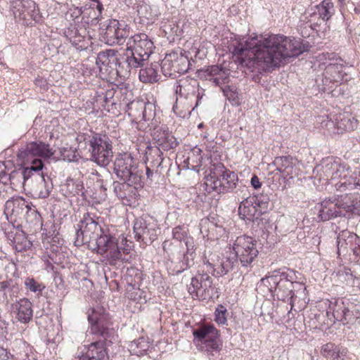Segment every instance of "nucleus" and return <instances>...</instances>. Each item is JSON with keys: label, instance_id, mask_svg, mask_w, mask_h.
Wrapping results in <instances>:
<instances>
[{"label": "nucleus", "instance_id": "obj_26", "mask_svg": "<svg viewBox=\"0 0 360 360\" xmlns=\"http://www.w3.org/2000/svg\"><path fill=\"white\" fill-rule=\"evenodd\" d=\"M16 319L22 323H27L32 319L33 309L32 302L27 298H22L13 304Z\"/></svg>", "mask_w": 360, "mask_h": 360}, {"label": "nucleus", "instance_id": "obj_21", "mask_svg": "<svg viewBox=\"0 0 360 360\" xmlns=\"http://www.w3.org/2000/svg\"><path fill=\"white\" fill-rule=\"evenodd\" d=\"M274 165L278 171L272 177H268L267 180H292L294 176L292 172L293 159L290 156H279L274 159Z\"/></svg>", "mask_w": 360, "mask_h": 360}, {"label": "nucleus", "instance_id": "obj_46", "mask_svg": "<svg viewBox=\"0 0 360 360\" xmlns=\"http://www.w3.org/2000/svg\"><path fill=\"white\" fill-rule=\"evenodd\" d=\"M217 169L219 172L222 173L221 176L223 180H227L228 179L233 180L236 177L234 172L227 170L222 165H218Z\"/></svg>", "mask_w": 360, "mask_h": 360}, {"label": "nucleus", "instance_id": "obj_12", "mask_svg": "<svg viewBox=\"0 0 360 360\" xmlns=\"http://www.w3.org/2000/svg\"><path fill=\"white\" fill-rule=\"evenodd\" d=\"M11 10L15 20L25 25L38 21L41 16L34 1L32 0H13Z\"/></svg>", "mask_w": 360, "mask_h": 360}, {"label": "nucleus", "instance_id": "obj_56", "mask_svg": "<svg viewBox=\"0 0 360 360\" xmlns=\"http://www.w3.org/2000/svg\"><path fill=\"white\" fill-rule=\"evenodd\" d=\"M255 188H259L262 186V181H250Z\"/></svg>", "mask_w": 360, "mask_h": 360}, {"label": "nucleus", "instance_id": "obj_4", "mask_svg": "<svg viewBox=\"0 0 360 360\" xmlns=\"http://www.w3.org/2000/svg\"><path fill=\"white\" fill-rule=\"evenodd\" d=\"M53 155L52 149L49 148L48 144L42 142H31L26 146L25 149L19 151L18 158L22 160L24 165L31 164L30 167H27L23 171L24 180L32 177L30 174L34 172L38 176H44L41 171L44 165L42 161L38 158H49Z\"/></svg>", "mask_w": 360, "mask_h": 360}, {"label": "nucleus", "instance_id": "obj_62", "mask_svg": "<svg viewBox=\"0 0 360 360\" xmlns=\"http://www.w3.org/2000/svg\"><path fill=\"white\" fill-rule=\"evenodd\" d=\"M242 240V238H237V240H236V242H237L238 243H240V240Z\"/></svg>", "mask_w": 360, "mask_h": 360}, {"label": "nucleus", "instance_id": "obj_34", "mask_svg": "<svg viewBox=\"0 0 360 360\" xmlns=\"http://www.w3.org/2000/svg\"><path fill=\"white\" fill-rule=\"evenodd\" d=\"M149 348L148 342L144 338L131 341L128 346L129 351L134 355H143Z\"/></svg>", "mask_w": 360, "mask_h": 360}, {"label": "nucleus", "instance_id": "obj_38", "mask_svg": "<svg viewBox=\"0 0 360 360\" xmlns=\"http://www.w3.org/2000/svg\"><path fill=\"white\" fill-rule=\"evenodd\" d=\"M227 309L226 308L222 305L219 304L215 309L214 315H215V321L221 326L227 325Z\"/></svg>", "mask_w": 360, "mask_h": 360}, {"label": "nucleus", "instance_id": "obj_47", "mask_svg": "<svg viewBox=\"0 0 360 360\" xmlns=\"http://www.w3.org/2000/svg\"><path fill=\"white\" fill-rule=\"evenodd\" d=\"M248 198L242 201L238 207V215L243 219H245L248 215L247 205Z\"/></svg>", "mask_w": 360, "mask_h": 360}, {"label": "nucleus", "instance_id": "obj_28", "mask_svg": "<svg viewBox=\"0 0 360 360\" xmlns=\"http://www.w3.org/2000/svg\"><path fill=\"white\" fill-rule=\"evenodd\" d=\"M321 354L330 360H346L348 350L346 347L328 342L321 347Z\"/></svg>", "mask_w": 360, "mask_h": 360}, {"label": "nucleus", "instance_id": "obj_23", "mask_svg": "<svg viewBox=\"0 0 360 360\" xmlns=\"http://www.w3.org/2000/svg\"><path fill=\"white\" fill-rule=\"evenodd\" d=\"M229 50L233 54L234 61L238 65V70L246 73L248 68V41H245L243 44L238 40H233L229 46Z\"/></svg>", "mask_w": 360, "mask_h": 360}, {"label": "nucleus", "instance_id": "obj_45", "mask_svg": "<svg viewBox=\"0 0 360 360\" xmlns=\"http://www.w3.org/2000/svg\"><path fill=\"white\" fill-rule=\"evenodd\" d=\"M202 153V150L200 148H198V147H195L193 150H192V155L193 156H195L196 155V160H193V158L191 157V156H188V158H187V160L188 162V165L187 167L189 168L190 167V161L192 160L193 162H195L196 163V165H191V167L192 168H194L195 167H198L200 165V162H201V156H200V154Z\"/></svg>", "mask_w": 360, "mask_h": 360}, {"label": "nucleus", "instance_id": "obj_43", "mask_svg": "<svg viewBox=\"0 0 360 360\" xmlns=\"http://www.w3.org/2000/svg\"><path fill=\"white\" fill-rule=\"evenodd\" d=\"M358 186H360L359 181H357L356 183L352 181H339L335 184V187L338 191L345 192L352 191Z\"/></svg>", "mask_w": 360, "mask_h": 360}, {"label": "nucleus", "instance_id": "obj_14", "mask_svg": "<svg viewBox=\"0 0 360 360\" xmlns=\"http://www.w3.org/2000/svg\"><path fill=\"white\" fill-rule=\"evenodd\" d=\"M189 62L188 58L177 52L166 54L162 60L161 70L166 77H175L176 73L183 74L187 72Z\"/></svg>", "mask_w": 360, "mask_h": 360}, {"label": "nucleus", "instance_id": "obj_16", "mask_svg": "<svg viewBox=\"0 0 360 360\" xmlns=\"http://www.w3.org/2000/svg\"><path fill=\"white\" fill-rule=\"evenodd\" d=\"M234 260L230 257L221 258L219 255L210 254L209 258L205 257L203 264L205 271L213 276H223L233 269Z\"/></svg>", "mask_w": 360, "mask_h": 360}, {"label": "nucleus", "instance_id": "obj_37", "mask_svg": "<svg viewBox=\"0 0 360 360\" xmlns=\"http://www.w3.org/2000/svg\"><path fill=\"white\" fill-rule=\"evenodd\" d=\"M22 220H25L27 223L37 224L41 221V216L38 211L28 202L25 217L22 218Z\"/></svg>", "mask_w": 360, "mask_h": 360}, {"label": "nucleus", "instance_id": "obj_24", "mask_svg": "<svg viewBox=\"0 0 360 360\" xmlns=\"http://www.w3.org/2000/svg\"><path fill=\"white\" fill-rule=\"evenodd\" d=\"M127 112L129 115L138 119L141 115L145 121H149L154 117L153 105L151 104L146 105L142 101H132L127 103Z\"/></svg>", "mask_w": 360, "mask_h": 360}, {"label": "nucleus", "instance_id": "obj_35", "mask_svg": "<svg viewBox=\"0 0 360 360\" xmlns=\"http://www.w3.org/2000/svg\"><path fill=\"white\" fill-rule=\"evenodd\" d=\"M325 172L331 174L329 180H341L347 177L344 168L336 162L327 164L325 167Z\"/></svg>", "mask_w": 360, "mask_h": 360}, {"label": "nucleus", "instance_id": "obj_9", "mask_svg": "<svg viewBox=\"0 0 360 360\" xmlns=\"http://www.w3.org/2000/svg\"><path fill=\"white\" fill-rule=\"evenodd\" d=\"M89 248L100 255H105L110 264L119 260H125L121 248L118 246L117 240L110 233L108 227Z\"/></svg>", "mask_w": 360, "mask_h": 360}, {"label": "nucleus", "instance_id": "obj_33", "mask_svg": "<svg viewBox=\"0 0 360 360\" xmlns=\"http://www.w3.org/2000/svg\"><path fill=\"white\" fill-rule=\"evenodd\" d=\"M319 18L323 22L328 20L334 14L335 9L331 0H323L322 2L316 6Z\"/></svg>", "mask_w": 360, "mask_h": 360}, {"label": "nucleus", "instance_id": "obj_29", "mask_svg": "<svg viewBox=\"0 0 360 360\" xmlns=\"http://www.w3.org/2000/svg\"><path fill=\"white\" fill-rule=\"evenodd\" d=\"M342 202L339 206L343 209L345 216L348 213L360 215V195L358 193H346L341 195Z\"/></svg>", "mask_w": 360, "mask_h": 360}, {"label": "nucleus", "instance_id": "obj_7", "mask_svg": "<svg viewBox=\"0 0 360 360\" xmlns=\"http://www.w3.org/2000/svg\"><path fill=\"white\" fill-rule=\"evenodd\" d=\"M332 314L334 322L340 321L350 328L359 319V311L356 304L347 299L338 298L330 301L327 316Z\"/></svg>", "mask_w": 360, "mask_h": 360}, {"label": "nucleus", "instance_id": "obj_20", "mask_svg": "<svg viewBox=\"0 0 360 360\" xmlns=\"http://www.w3.org/2000/svg\"><path fill=\"white\" fill-rule=\"evenodd\" d=\"M28 206V202L23 198L16 197L8 200L5 204L4 214L11 221L22 220Z\"/></svg>", "mask_w": 360, "mask_h": 360}, {"label": "nucleus", "instance_id": "obj_41", "mask_svg": "<svg viewBox=\"0 0 360 360\" xmlns=\"http://www.w3.org/2000/svg\"><path fill=\"white\" fill-rule=\"evenodd\" d=\"M131 186L127 181H113L114 191L120 198H124L126 196V191L130 188Z\"/></svg>", "mask_w": 360, "mask_h": 360}, {"label": "nucleus", "instance_id": "obj_39", "mask_svg": "<svg viewBox=\"0 0 360 360\" xmlns=\"http://www.w3.org/2000/svg\"><path fill=\"white\" fill-rule=\"evenodd\" d=\"M4 234L7 239L11 241V244L14 239L19 235V233L22 231L19 229V226H15L13 224H7L4 227Z\"/></svg>", "mask_w": 360, "mask_h": 360}, {"label": "nucleus", "instance_id": "obj_36", "mask_svg": "<svg viewBox=\"0 0 360 360\" xmlns=\"http://www.w3.org/2000/svg\"><path fill=\"white\" fill-rule=\"evenodd\" d=\"M11 245L18 252H23L29 250L32 245V242L27 238L25 233L22 231L19 235L14 239Z\"/></svg>", "mask_w": 360, "mask_h": 360}, {"label": "nucleus", "instance_id": "obj_63", "mask_svg": "<svg viewBox=\"0 0 360 360\" xmlns=\"http://www.w3.org/2000/svg\"><path fill=\"white\" fill-rule=\"evenodd\" d=\"M255 196H254V197H252V198H251V200H250V202H251L252 203H253L252 200H255Z\"/></svg>", "mask_w": 360, "mask_h": 360}, {"label": "nucleus", "instance_id": "obj_54", "mask_svg": "<svg viewBox=\"0 0 360 360\" xmlns=\"http://www.w3.org/2000/svg\"><path fill=\"white\" fill-rule=\"evenodd\" d=\"M98 176V173L96 171L92 169V172H91V176H89L88 177V179L94 180L95 178H97Z\"/></svg>", "mask_w": 360, "mask_h": 360}, {"label": "nucleus", "instance_id": "obj_57", "mask_svg": "<svg viewBox=\"0 0 360 360\" xmlns=\"http://www.w3.org/2000/svg\"><path fill=\"white\" fill-rule=\"evenodd\" d=\"M95 4H96V5H95L96 8L98 11L99 13H101L102 10H103L102 4L99 2V1L98 2H96V3H95Z\"/></svg>", "mask_w": 360, "mask_h": 360}, {"label": "nucleus", "instance_id": "obj_22", "mask_svg": "<svg viewBox=\"0 0 360 360\" xmlns=\"http://www.w3.org/2000/svg\"><path fill=\"white\" fill-rule=\"evenodd\" d=\"M342 202L341 196L338 195L333 201L323 200L319 206V217L321 221H328L338 217H345L343 209L339 206Z\"/></svg>", "mask_w": 360, "mask_h": 360}, {"label": "nucleus", "instance_id": "obj_48", "mask_svg": "<svg viewBox=\"0 0 360 360\" xmlns=\"http://www.w3.org/2000/svg\"><path fill=\"white\" fill-rule=\"evenodd\" d=\"M8 281H2L0 282V292L3 293L2 295V302H7V297L6 295V290L9 287Z\"/></svg>", "mask_w": 360, "mask_h": 360}, {"label": "nucleus", "instance_id": "obj_52", "mask_svg": "<svg viewBox=\"0 0 360 360\" xmlns=\"http://www.w3.org/2000/svg\"><path fill=\"white\" fill-rule=\"evenodd\" d=\"M5 165L0 162V178H6V173L5 172Z\"/></svg>", "mask_w": 360, "mask_h": 360}, {"label": "nucleus", "instance_id": "obj_13", "mask_svg": "<svg viewBox=\"0 0 360 360\" xmlns=\"http://www.w3.org/2000/svg\"><path fill=\"white\" fill-rule=\"evenodd\" d=\"M193 334L196 345L208 354L219 350L218 331L213 326H202L194 330Z\"/></svg>", "mask_w": 360, "mask_h": 360}, {"label": "nucleus", "instance_id": "obj_19", "mask_svg": "<svg viewBox=\"0 0 360 360\" xmlns=\"http://www.w3.org/2000/svg\"><path fill=\"white\" fill-rule=\"evenodd\" d=\"M134 233L137 240L152 243L157 238L156 224L143 218L136 219L134 224Z\"/></svg>", "mask_w": 360, "mask_h": 360}, {"label": "nucleus", "instance_id": "obj_50", "mask_svg": "<svg viewBox=\"0 0 360 360\" xmlns=\"http://www.w3.org/2000/svg\"><path fill=\"white\" fill-rule=\"evenodd\" d=\"M254 244L252 243V247L249 246V264L251 263L252 259L256 257L258 255V250L256 248H253Z\"/></svg>", "mask_w": 360, "mask_h": 360}, {"label": "nucleus", "instance_id": "obj_59", "mask_svg": "<svg viewBox=\"0 0 360 360\" xmlns=\"http://www.w3.org/2000/svg\"><path fill=\"white\" fill-rule=\"evenodd\" d=\"M4 325V322L1 319H0V330H3Z\"/></svg>", "mask_w": 360, "mask_h": 360}, {"label": "nucleus", "instance_id": "obj_11", "mask_svg": "<svg viewBox=\"0 0 360 360\" xmlns=\"http://www.w3.org/2000/svg\"><path fill=\"white\" fill-rule=\"evenodd\" d=\"M89 150L91 159L98 165H108L112 158V142L110 139L103 135L95 134L89 141Z\"/></svg>", "mask_w": 360, "mask_h": 360}, {"label": "nucleus", "instance_id": "obj_31", "mask_svg": "<svg viewBox=\"0 0 360 360\" xmlns=\"http://www.w3.org/2000/svg\"><path fill=\"white\" fill-rule=\"evenodd\" d=\"M153 139L155 140L160 150L167 151L176 148L178 144L176 138L169 131L165 130L155 131Z\"/></svg>", "mask_w": 360, "mask_h": 360}, {"label": "nucleus", "instance_id": "obj_42", "mask_svg": "<svg viewBox=\"0 0 360 360\" xmlns=\"http://www.w3.org/2000/svg\"><path fill=\"white\" fill-rule=\"evenodd\" d=\"M25 285L27 289L33 292H38L41 294L45 286L40 283H38L33 278H27L25 281Z\"/></svg>", "mask_w": 360, "mask_h": 360}, {"label": "nucleus", "instance_id": "obj_5", "mask_svg": "<svg viewBox=\"0 0 360 360\" xmlns=\"http://www.w3.org/2000/svg\"><path fill=\"white\" fill-rule=\"evenodd\" d=\"M126 46V63L131 68L142 66L155 49L153 41L145 33L131 36L128 39Z\"/></svg>", "mask_w": 360, "mask_h": 360}, {"label": "nucleus", "instance_id": "obj_61", "mask_svg": "<svg viewBox=\"0 0 360 360\" xmlns=\"http://www.w3.org/2000/svg\"><path fill=\"white\" fill-rule=\"evenodd\" d=\"M250 180H259V179L257 175L254 174Z\"/></svg>", "mask_w": 360, "mask_h": 360}, {"label": "nucleus", "instance_id": "obj_6", "mask_svg": "<svg viewBox=\"0 0 360 360\" xmlns=\"http://www.w3.org/2000/svg\"><path fill=\"white\" fill-rule=\"evenodd\" d=\"M118 56V51L114 49H107L98 53L96 64L101 77L119 76L124 78L129 75L131 67L128 65L126 60L123 63L120 62Z\"/></svg>", "mask_w": 360, "mask_h": 360}, {"label": "nucleus", "instance_id": "obj_51", "mask_svg": "<svg viewBox=\"0 0 360 360\" xmlns=\"http://www.w3.org/2000/svg\"><path fill=\"white\" fill-rule=\"evenodd\" d=\"M11 354L3 347H0V360H9Z\"/></svg>", "mask_w": 360, "mask_h": 360}, {"label": "nucleus", "instance_id": "obj_49", "mask_svg": "<svg viewBox=\"0 0 360 360\" xmlns=\"http://www.w3.org/2000/svg\"><path fill=\"white\" fill-rule=\"evenodd\" d=\"M359 243H355L351 250L350 252H352L354 255L360 259V238H359Z\"/></svg>", "mask_w": 360, "mask_h": 360}, {"label": "nucleus", "instance_id": "obj_3", "mask_svg": "<svg viewBox=\"0 0 360 360\" xmlns=\"http://www.w3.org/2000/svg\"><path fill=\"white\" fill-rule=\"evenodd\" d=\"M89 321L92 324L91 332L100 333L102 340L94 341L85 346V353L77 358V360H108L107 347L117 338L112 328L104 327L101 319L96 315H89Z\"/></svg>", "mask_w": 360, "mask_h": 360}, {"label": "nucleus", "instance_id": "obj_53", "mask_svg": "<svg viewBox=\"0 0 360 360\" xmlns=\"http://www.w3.org/2000/svg\"><path fill=\"white\" fill-rule=\"evenodd\" d=\"M311 20H312V19L305 23L304 28L310 27L311 30H316V27H317V23H312Z\"/></svg>", "mask_w": 360, "mask_h": 360}, {"label": "nucleus", "instance_id": "obj_64", "mask_svg": "<svg viewBox=\"0 0 360 360\" xmlns=\"http://www.w3.org/2000/svg\"><path fill=\"white\" fill-rule=\"evenodd\" d=\"M9 360H13L11 355L9 356Z\"/></svg>", "mask_w": 360, "mask_h": 360}, {"label": "nucleus", "instance_id": "obj_10", "mask_svg": "<svg viewBox=\"0 0 360 360\" xmlns=\"http://www.w3.org/2000/svg\"><path fill=\"white\" fill-rule=\"evenodd\" d=\"M179 98L176 100L174 110L177 108L179 103H183L189 113L196 108L204 95V90L200 91L199 85L196 80H181L176 89Z\"/></svg>", "mask_w": 360, "mask_h": 360}, {"label": "nucleus", "instance_id": "obj_17", "mask_svg": "<svg viewBox=\"0 0 360 360\" xmlns=\"http://www.w3.org/2000/svg\"><path fill=\"white\" fill-rule=\"evenodd\" d=\"M133 158L130 154H124L117 158L115 163V172L117 178L122 180H137L142 179L137 167L132 166Z\"/></svg>", "mask_w": 360, "mask_h": 360}, {"label": "nucleus", "instance_id": "obj_15", "mask_svg": "<svg viewBox=\"0 0 360 360\" xmlns=\"http://www.w3.org/2000/svg\"><path fill=\"white\" fill-rule=\"evenodd\" d=\"M104 35L107 43L121 44L129 35V27L124 21L112 19L106 25Z\"/></svg>", "mask_w": 360, "mask_h": 360}, {"label": "nucleus", "instance_id": "obj_27", "mask_svg": "<svg viewBox=\"0 0 360 360\" xmlns=\"http://www.w3.org/2000/svg\"><path fill=\"white\" fill-rule=\"evenodd\" d=\"M205 78L212 82L215 86H221L229 82V72L226 68L218 65H212L205 70Z\"/></svg>", "mask_w": 360, "mask_h": 360}, {"label": "nucleus", "instance_id": "obj_32", "mask_svg": "<svg viewBox=\"0 0 360 360\" xmlns=\"http://www.w3.org/2000/svg\"><path fill=\"white\" fill-rule=\"evenodd\" d=\"M158 64L153 63L150 67L141 69L139 71V79L143 83H153L159 79L158 73Z\"/></svg>", "mask_w": 360, "mask_h": 360}, {"label": "nucleus", "instance_id": "obj_25", "mask_svg": "<svg viewBox=\"0 0 360 360\" xmlns=\"http://www.w3.org/2000/svg\"><path fill=\"white\" fill-rule=\"evenodd\" d=\"M337 253L339 256L346 255L355 243L359 242V236L348 230L341 231L337 236Z\"/></svg>", "mask_w": 360, "mask_h": 360}, {"label": "nucleus", "instance_id": "obj_55", "mask_svg": "<svg viewBox=\"0 0 360 360\" xmlns=\"http://www.w3.org/2000/svg\"><path fill=\"white\" fill-rule=\"evenodd\" d=\"M145 169L147 179H151L153 177V172L148 167H145Z\"/></svg>", "mask_w": 360, "mask_h": 360}, {"label": "nucleus", "instance_id": "obj_30", "mask_svg": "<svg viewBox=\"0 0 360 360\" xmlns=\"http://www.w3.org/2000/svg\"><path fill=\"white\" fill-rule=\"evenodd\" d=\"M236 187L235 181H204L200 184V189L208 194H220L230 191Z\"/></svg>", "mask_w": 360, "mask_h": 360}, {"label": "nucleus", "instance_id": "obj_60", "mask_svg": "<svg viewBox=\"0 0 360 360\" xmlns=\"http://www.w3.org/2000/svg\"><path fill=\"white\" fill-rule=\"evenodd\" d=\"M240 262L242 263L243 266H246V263H248V261H245L244 259L240 258Z\"/></svg>", "mask_w": 360, "mask_h": 360}, {"label": "nucleus", "instance_id": "obj_58", "mask_svg": "<svg viewBox=\"0 0 360 360\" xmlns=\"http://www.w3.org/2000/svg\"><path fill=\"white\" fill-rule=\"evenodd\" d=\"M148 6L147 5H143V6H141L140 7V9L139 10V13L140 14H143V10L146 11V10H147V8H148Z\"/></svg>", "mask_w": 360, "mask_h": 360}, {"label": "nucleus", "instance_id": "obj_1", "mask_svg": "<svg viewBox=\"0 0 360 360\" xmlns=\"http://www.w3.org/2000/svg\"><path fill=\"white\" fill-rule=\"evenodd\" d=\"M303 52L299 39L281 34L249 35V70L272 72Z\"/></svg>", "mask_w": 360, "mask_h": 360}, {"label": "nucleus", "instance_id": "obj_8", "mask_svg": "<svg viewBox=\"0 0 360 360\" xmlns=\"http://www.w3.org/2000/svg\"><path fill=\"white\" fill-rule=\"evenodd\" d=\"M101 222L102 219L95 214L89 212L84 214L79 229L76 232V245L86 244L89 247L105 229L101 224Z\"/></svg>", "mask_w": 360, "mask_h": 360}, {"label": "nucleus", "instance_id": "obj_40", "mask_svg": "<svg viewBox=\"0 0 360 360\" xmlns=\"http://www.w3.org/2000/svg\"><path fill=\"white\" fill-rule=\"evenodd\" d=\"M53 181H40L37 187L39 189V198H47L53 189Z\"/></svg>", "mask_w": 360, "mask_h": 360}, {"label": "nucleus", "instance_id": "obj_44", "mask_svg": "<svg viewBox=\"0 0 360 360\" xmlns=\"http://www.w3.org/2000/svg\"><path fill=\"white\" fill-rule=\"evenodd\" d=\"M340 69H342L341 65L330 63L326 69V74H332L335 72L337 75L333 76V80L338 82L339 79H341L342 75L340 73Z\"/></svg>", "mask_w": 360, "mask_h": 360}, {"label": "nucleus", "instance_id": "obj_18", "mask_svg": "<svg viewBox=\"0 0 360 360\" xmlns=\"http://www.w3.org/2000/svg\"><path fill=\"white\" fill-rule=\"evenodd\" d=\"M212 279L208 274H198L192 278L188 286V292L192 295L204 299L212 296Z\"/></svg>", "mask_w": 360, "mask_h": 360}, {"label": "nucleus", "instance_id": "obj_2", "mask_svg": "<svg viewBox=\"0 0 360 360\" xmlns=\"http://www.w3.org/2000/svg\"><path fill=\"white\" fill-rule=\"evenodd\" d=\"M300 275L299 272L285 267L274 270L271 275L260 280L257 290L263 293L267 292L279 300L291 302L296 288L306 290V287L300 281Z\"/></svg>", "mask_w": 360, "mask_h": 360}]
</instances>
